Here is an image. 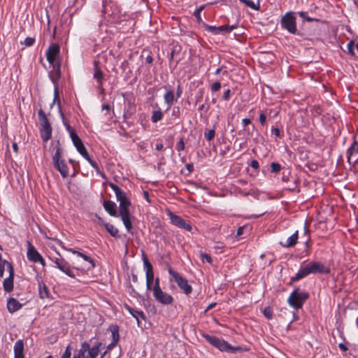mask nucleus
Segmentation results:
<instances>
[{
    "instance_id": "f257e3e1",
    "label": "nucleus",
    "mask_w": 358,
    "mask_h": 358,
    "mask_svg": "<svg viewBox=\"0 0 358 358\" xmlns=\"http://www.w3.org/2000/svg\"><path fill=\"white\" fill-rule=\"evenodd\" d=\"M108 185L114 191L116 199L120 203L119 215L120 216L127 231L130 233L133 228L131 215L129 210L131 202L127 197V193L122 191L117 185L113 182H109Z\"/></svg>"
},
{
    "instance_id": "f03ea898",
    "label": "nucleus",
    "mask_w": 358,
    "mask_h": 358,
    "mask_svg": "<svg viewBox=\"0 0 358 358\" xmlns=\"http://www.w3.org/2000/svg\"><path fill=\"white\" fill-rule=\"evenodd\" d=\"M331 270L320 262H313L301 268L294 276L291 278L292 282L298 281L310 274H329Z\"/></svg>"
},
{
    "instance_id": "7ed1b4c3",
    "label": "nucleus",
    "mask_w": 358,
    "mask_h": 358,
    "mask_svg": "<svg viewBox=\"0 0 358 358\" xmlns=\"http://www.w3.org/2000/svg\"><path fill=\"white\" fill-rule=\"evenodd\" d=\"M55 148L56 151L52 157L53 166L60 173L61 176L65 178L69 176V168L64 159L62 158V150L59 141H57Z\"/></svg>"
},
{
    "instance_id": "20e7f679",
    "label": "nucleus",
    "mask_w": 358,
    "mask_h": 358,
    "mask_svg": "<svg viewBox=\"0 0 358 358\" xmlns=\"http://www.w3.org/2000/svg\"><path fill=\"white\" fill-rule=\"evenodd\" d=\"M40 124L41 136L44 142H47L52 136V127L45 112L40 109L38 112Z\"/></svg>"
},
{
    "instance_id": "39448f33",
    "label": "nucleus",
    "mask_w": 358,
    "mask_h": 358,
    "mask_svg": "<svg viewBox=\"0 0 358 358\" xmlns=\"http://www.w3.org/2000/svg\"><path fill=\"white\" fill-rule=\"evenodd\" d=\"M309 294L307 292H299V288H296L288 297L287 302L292 307L297 310L303 306Z\"/></svg>"
},
{
    "instance_id": "423d86ee",
    "label": "nucleus",
    "mask_w": 358,
    "mask_h": 358,
    "mask_svg": "<svg viewBox=\"0 0 358 358\" xmlns=\"http://www.w3.org/2000/svg\"><path fill=\"white\" fill-rule=\"evenodd\" d=\"M153 295L155 299L164 305H169L173 302V298L169 294L163 292L159 286V279H155L153 287Z\"/></svg>"
},
{
    "instance_id": "0eeeda50",
    "label": "nucleus",
    "mask_w": 358,
    "mask_h": 358,
    "mask_svg": "<svg viewBox=\"0 0 358 358\" xmlns=\"http://www.w3.org/2000/svg\"><path fill=\"white\" fill-rule=\"evenodd\" d=\"M296 18L294 13L288 12L280 20V24L290 34H296L298 33L296 28Z\"/></svg>"
},
{
    "instance_id": "6e6552de",
    "label": "nucleus",
    "mask_w": 358,
    "mask_h": 358,
    "mask_svg": "<svg viewBox=\"0 0 358 358\" xmlns=\"http://www.w3.org/2000/svg\"><path fill=\"white\" fill-rule=\"evenodd\" d=\"M169 273L173 278L175 282L177 283L178 286L186 294H189L192 291V287L188 284V282L186 279H185L182 275H180L178 272L173 271L171 268L169 269Z\"/></svg>"
},
{
    "instance_id": "1a4fd4ad",
    "label": "nucleus",
    "mask_w": 358,
    "mask_h": 358,
    "mask_svg": "<svg viewBox=\"0 0 358 358\" xmlns=\"http://www.w3.org/2000/svg\"><path fill=\"white\" fill-rule=\"evenodd\" d=\"M348 161L350 164L358 162V141L355 138L354 141L347 150Z\"/></svg>"
},
{
    "instance_id": "9d476101",
    "label": "nucleus",
    "mask_w": 358,
    "mask_h": 358,
    "mask_svg": "<svg viewBox=\"0 0 358 358\" xmlns=\"http://www.w3.org/2000/svg\"><path fill=\"white\" fill-rule=\"evenodd\" d=\"M169 216L171 222L173 224L188 231H190L192 230V225L186 220L181 218L180 216L176 215L171 212L169 213Z\"/></svg>"
},
{
    "instance_id": "9b49d317",
    "label": "nucleus",
    "mask_w": 358,
    "mask_h": 358,
    "mask_svg": "<svg viewBox=\"0 0 358 358\" xmlns=\"http://www.w3.org/2000/svg\"><path fill=\"white\" fill-rule=\"evenodd\" d=\"M56 267L66 273L71 278H75V275L71 271L69 264L63 258H56L53 260Z\"/></svg>"
},
{
    "instance_id": "f8f14e48",
    "label": "nucleus",
    "mask_w": 358,
    "mask_h": 358,
    "mask_svg": "<svg viewBox=\"0 0 358 358\" xmlns=\"http://www.w3.org/2000/svg\"><path fill=\"white\" fill-rule=\"evenodd\" d=\"M60 51L59 45L57 43H53L50 45L46 52V57L48 62L54 65L56 57L59 55Z\"/></svg>"
},
{
    "instance_id": "ddd939ff",
    "label": "nucleus",
    "mask_w": 358,
    "mask_h": 358,
    "mask_svg": "<svg viewBox=\"0 0 358 358\" xmlns=\"http://www.w3.org/2000/svg\"><path fill=\"white\" fill-rule=\"evenodd\" d=\"M236 25H224V26H220V27H215V26H211L204 24V27L206 30L212 32L214 34H219L221 33H229L235 28H236Z\"/></svg>"
},
{
    "instance_id": "4468645a",
    "label": "nucleus",
    "mask_w": 358,
    "mask_h": 358,
    "mask_svg": "<svg viewBox=\"0 0 358 358\" xmlns=\"http://www.w3.org/2000/svg\"><path fill=\"white\" fill-rule=\"evenodd\" d=\"M27 258L33 262H38L40 260L41 255L36 250L30 242H28V248L27 253Z\"/></svg>"
},
{
    "instance_id": "2eb2a0df",
    "label": "nucleus",
    "mask_w": 358,
    "mask_h": 358,
    "mask_svg": "<svg viewBox=\"0 0 358 358\" xmlns=\"http://www.w3.org/2000/svg\"><path fill=\"white\" fill-rule=\"evenodd\" d=\"M24 341L22 339L17 340L13 348L14 358H24Z\"/></svg>"
},
{
    "instance_id": "dca6fc26",
    "label": "nucleus",
    "mask_w": 358,
    "mask_h": 358,
    "mask_svg": "<svg viewBox=\"0 0 358 358\" xmlns=\"http://www.w3.org/2000/svg\"><path fill=\"white\" fill-rule=\"evenodd\" d=\"M71 138L74 146L76 147V150L79 153H80L81 152L84 151L86 149L83 143L82 140L80 138V137L76 132H71Z\"/></svg>"
},
{
    "instance_id": "f3484780",
    "label": "nucleus",
    "mask_w": 358,
    "mask_h": 358,
    "mask_svg": "<svg viewBox=\"0 0 358 358\" xmlns=\"http://www.w3.org/2000/svg\"><path fill=\"white\" fill-rule=\"evenodd\" d=\"M103 208L111 216L117 217V206L115 202L112 201H106L103 202Z\"/></svg>"
},
{
    "instance_id": "a211bd4d",
    "label": "nucleus",
    "mask_w": 358,
    "mask_h": 358,
    "mask_svg": "<svg viewBox=\"0 0 358 358\" xmlns=\"http://www.w3.org/2000/svg\"><path fill=\"white\" fill-rule=\"evenodd\" d=\"M299 238L298 231H296L285 242L280 241V245L285 248H291L296 245Z\"/></svg>"
},
{
    "instance_id": "6ab92c4d",
    "label": "nucleus",
    "mask_w": 358,
    "mask_h": 358,
    "mask_svg": "<svg viewBox=\"0 0 358 358\" xmlns=\"http://www.w3.org/2000/svg\"><path fill=\"white\" fill-rule=\"evenodd\" d=\"M22 308V304L15 299L10 298L7 302V308L10 313H15Z\"/></svg>"
},
{
    "instance_id": "aec40b11",
    "label": "nucleus",
    "mask_w": 358,
    "mask_h": 358,
    "mask_svg": "<svg viewBox=\"0 0 358 358\" xmlns=\"http://www.w3.org/2000/svg\"><path fill=\"white\" fill-rule=\"evenodd\" d=\"M124 307L126 310H127L129 313L136 320L138 326L140 323L139 317L142 318L143 320H145V315L142 310H135L128 305H125Z\"/></svg>"
},
{
    "instance_id": "412c9836",
    "label": "nucleus",
    "mask_w": 358,
    "mask_h": 358,
    "mask_svg": "<svg viewBox=\"0 0 358 358\" xmlns=\"http://www.w3.org/2000/svg\"><path fill=\"white\" fill-rule=\"evenodd\" d=\"M68 251L72 252L73 254L77 255L78 256L83 258V259L85 260L86 262H89L90 266L87 268V269L92 268L95 266L94 260L90 257L87 256V255L82 253L79 251L75 250L73 248H69L68 250Z\"/></svg>"
},
{
    "instance_id": "4be33fe9",
    "label": "nucleus",
    "mask_w": 358,
    "mask_h": 358,
    "mask_svg": "<svg viewBox=\"0 0 358 358\" xmlns=\"http://www.w3.org/2000/svg\"><path fill=\"white\" fill-rule=\"evenodd\" d=\"M221 351L236 352L238 348L231 346L227 341L221 339L216 347Z\"/></svg>"
},
{
    "instance_id": "5701e85b",
    "label": "nucleus",
    "mask_w": 358,
    "mask_h": 358,
    "mask_svg": "<svg viewBox=\"0 0 358 358\" xmlns=\"http://www.w3.org/2000/svg\"><path fill=\"white\" fill-rule=\"evenodd\" d=\"M101 344V343H99L92 348H90V346L89 345V350L87 351V355H86V358H96L99 352V347Z\"/></svg>"
},
{
    "instance_id": "b1692460",
    "label": "nucleus",
    "mask_w": 358,
    "mask_h": 358,
    "mask_svg": "<svg viewBox=\"0 0 358 358\" xmlns=\"http://www.w3.org/2000/svg\"><path fill=\"white\" fill-rule=\"evenodd\" d=\"M108 330L111 332L113 341L118 342L120 340L119 327L116 324H112L108 327Z\"/></svg>"
},
{
    "instance_id": "393cba45",
    "label": "nucleus",
    "mask_w": 358,
    "mask_h": 358,
    "mask_svg": "<svg viewBox=\"0 0 358 358\" xmlns=\"http://www.w3.org/2000/svg\"><path fill=\"white\" fill-rule=\"evenodd\" d=\"M103 73L97 66H96L95 72L94 73V78L96 80L97 87L101 89L102 87V80Z\"/></svg>"
},
{
    "instance_id": "a878e982",
    "label": "nucleus",
    "mask_w": 358,
    "mask_h": 358,
    "mask_svg": "<svg viewBox=\"0 0 358 358\" xmlns=\"http://www.w3.org/2000/svg\"><path fill=\"white\" fill-rule=\"evenodd\" d=\"M13 279L14 278L9 276L3 280V287L6 292H10L13 289Z\"/></svg>"
},
{
    "instance_id": "bb28decb",
    "label": "nucleus",
    "mask_w": 358,
    "mask_h": 358,
    "mask_svg": "<svg viewBox=\"0 0 358 358\" xmlns=\"http://www.w3.org/2000/svg\"><path fill=\"white\" fill-rule=\"evenodd\" d=\"M89 350V344L86 342L82 343L81 348L78 351L77 355H75L73 358H86L85 353Z\"/></svg>"
},
{
    "instance_id": "cd10ccee",
    "label": "nucleus",
    "mask_w": 358,
    "mask_h": 358,
    "mask_svg": "<svg viewBox=\"0 0 358 358\" xmlns=\"http://www.w3.org/2000/svg\"><path fill=\"white\" fill-rule=\"evenodd\" d=\"M105 228L107 230V231L113 236V237H118L119 236V231L118 229L115 227L114 225L109 224V223H105L104 224Z\"/></svg>"
},
{
    "instance_id": "c85d7f7f",
    "label": "nucleus",
    "mask_w": 358,
    "mask_h": 358,
    "mask_svg": "<svg viewBox=\"0 0 358 358\" xmlns=\"http://www.w3.org/2000/svg\"><path fill=\"white\" fill-rule=\"evenodd\" d=\"M203 336L209 343H210L212 345L215 346V348L217 347V345H218V343L220 342V340H221L220 338H219L216 336H210L208 334H203Z\"/></svg>"
},
{
    "instance_id": "c756f323",
    "label": "nucleus",
    "mask_w": 358,
    "mask_h": 358,
    "mask_svg": "<svg viewBox=\"0 0 358 358\" xmlns=\"http://www.w3.org/2000/svg\"><path fill=\"white\" fill-rule=\"evenodd\" d=\"M164 101L170 106L174 100V93L172 90L168 91L164 96Z\"/></svg>"
},
{
    "instance_id": "7c9ffc66",
    "label": "nucleus",
    "mask_w": 358,
    "mask_h": 358,
    "mask_svg": "<svg viewBox=\"0 0 358 358\" xmlns=\"http://www.w3.org/2000/svg\"><path fill=\"white\" fill-rule=\"evenodd\" d=\"M163 117V113L160 110H155L152 112L151 120L152 122L156 123L161 120Z\"/></svg>"
},
{
    "instance_id": "2f4dec72",
    "label": "nucleus",
    "mask_w": 358,
    "mask_h": 358,
    "mask_svg": "<svg viewBox=\"0 0 358 358\" xmlns=\"http://www.w3.org/2000/svg\"><path fill=\"white\" fill-rule=\"evenodd\" d=\"M39 295L41 299L48 298L49 296V290L45 285H43V287L40 285L39 287Z\"/></svg>"
},
{
    "instance_id": "473e14b6",
    "label": "nucleus",
    "mask_w": 358,
    "mask_h": 358,
    "mask_svg": "<svg viewBox=\"0 0 358 358\" xmlns=\"http://www.w3.org/2000/svg\"><path fill=\"white\" fill-rule=\"evenodd\" d=\"M215 131L214 129H210L208 130L207 132H206L204 134V136L205 138L208 140V141H212L214 137H215Z\"/></svg>"
},
{
    "instance_id": "72a5a7b5",
    "label": "nucleus",
    "mask_w": 358,
    "mask_h": 358,
    "mask_svg": "<svg viewBox=\"0 0 358 358\" xmlns=\"http://www.w3.org/2000/svg\"><path fill=\"white\" fill-rule=\"evenodd\" d=\"M204 6H201L199 8H198L194 13V15L196 18V20L200 22H201V12L204 8Z\"/></svg>"
},
{
    "instance_id": "f704fd0d",
    "label": "nucleus",
    "mask_w": 358,
    "mask_h": 358,
    "mask_svg": "<svg viewBox=\"0 0 358 358\" xmlns=\"http://www.w3.org/2000/svg\"><path fill=\"white\" fill-rule=\"evenodd\" d=\"M263 314L267 319H271L273 316L272 309L269 306L266 307L263 310Z\"/></svg>"
},
{
    "instance_id": "c9c22d12",
    "label": "nucleus",
    "mask_w": 358,
    "mask_h": 358,
    "mask_svg": "<svg viewBox=\"0 0 358 358\" xmlns=\"http://www.w3.org/2000/svg\"><path fill=\"white\" fill-rule=\"evenodd\" d=\"M143 263H144V266H145V268L146 269V272L153 271H152V266L150 263V262L148 261V258L146 257H143Z\"/></svg>"
},
{
    "instance_id": "e433bc0d",
    "label": "nucleus",
    "mask_w": 358,
    "mask_h": 358,
    "mask_svg": "<svg viewBox=\"0 0 358 358\" xmlns=\"http://www.w3.org/2000/svg\"><path fill=\"white\" fill-rule=\"evenodd\" d=\"M35 42V38L32 37H27L24 42H21L22 44H24L27 47L32 46Z\"/></svg>"
},
{
    "instance_id": "4c0bfd02",
    "label": "nucleus",
    "mask_w": 358,
    "mask_h": 358,
    "mask_svg": "<svg viewBox=\"0 0 358 358\" xmlns=\"http://www.w3.org/2000/svg\"><path fill=\"white\" fill-rule=\"evenodd\" d=\"M240 1L244 3L247 6L254 10H258V7L256 6L255 3L250 0H240Z\"/></svg>"
},
{
    "instance_id": "58836bf2",
    "label": "nucleus",
    "mask_w": 358,
    "mask_h": 358,
    "mask_svg": "<svg viewBox=\"0 0 358 358\" xmlns=\"http://www.w3.org/2000/svg\"><path fill=\"white\" fill-rule=\"evenodd\" d=\"M271 171L273 173H278L280 171L281 166L278 163L273 162L271 164Z\"/></svg>"
},
{
    "instance_id": "ea45409f",
    "label": "nucleus",
    "mask_w": 358,
    "mask_h": 358,
    "mask_svg": "<svg viewBox=\"0 0 358 358\" xmlns=\"http://www.w3.org/2000/svg\"><path fill=\"white\" fill-rule=\"evenodd\" d=\"M7 263L8 261L4 259L0 262V278H2L3 276L5 266H6Z\"/></svg>"
},
{
    "instance_id": "a19ab883",
    "label": "nucleus",
    "mask_w": 358,
    "mask_h": 358,
    "mask_svg": "<svg viewBox=\"0 0 358 358\" xmlns=\"http://www.w3.org/2000/svg\"><path fill=\"white\" fill-rule=\"evenodd\" d=\"M348 53L350 54L352 56H354L355 55V50H354V42L352 41H350L347 45Z\"/></svg>"
},
{
    "instance_id": "79ce46f5",
    "label": "nucleus",
    "mask_w": 358,
    "mask_h": 358,
    "mask_svg": "<svg viewBox=\"0 0 358 358\" xmlns=\"http://www.w3.org/2000/svg\"><path fill=\"white\" fill-rule=\"evenodd\" d=\"M221 88V84L220 82H215L211 85V91L212 92H217Z\"/></svg>"
},
{
    "instance_id": "37998d69",
    "label": "nucleus",
    "mask_w": 358,
    "mask_h": 358,
    "mask_svg": "<svg viewBox=\"0 0 358 358\" xmlns=\"http://www.w3.org/2000/svg\"><path fill=\"white\" fill-rule=\"evenodd\" d=\"M7 268L9 271V276L14 278V268L11 263L8 262L6 264Z\"/></svg>"
},
{
    "instance_id": "c03bdc74",
    "label": "nucleus",
    "mask_w": 358,
    "mask_h": 358,
    "mask_svg": "<svg viewBox=\"0 0 358 358\" xmlns=\"http://www.w3.org/2000/svg\"><path fill=\"white\" fill-rule=\"evenodd\" d=\"M176 148L178 152L185 149V143L182 138H180L179 142L177 143Z\"/></svg>"
},
{
    "instance_id": "a18cd8bd",
    "label": "nucleus",
    "mask_w": 358,
    "mask_h": 358,
    "mask_svg": "<svg viewBox=\"0 0 358 358\" xmlns=\"http://www.w3.org/2000/svg\"><path fill=\"white\" fill-rule=\"evenodd\" d=\"M201 258L203 261L206 260L208 263H211V262H212L211 257L209 255L206 254V253H201Z\"/></svg>"
},
{
    "instance_id": "49530a36",
    "label": "nucleus",
    "mask_w": 358,
    "mask_h": 358,
    "mask_svg": "<svg viewBox=\"0 0 358 358\" xmlns=\"http://www.w3.org/2000/svg\"><path fill=\"white\" fill-rule=\"evenodd\" d=\"M153 279H154L153 271L146 272V282L152 283Z\"/></svg>"
},
{
    "instance_id": "de8ad7c7",
    "label": "nucleus",
    "mask_w": 358,
    "mask_h": 358,
    "mask_svg": "<svg viewBox=\"0 0 358 358\" xmlns=\"http://www.w3.org/2000/svg\"><path fill=\"white\" fill-rule=\"evenodd\" d=\"M71 352L69 346L66 347L62 358H71Z\"/></svg>"
},
{
    "instance_id": "09e8293b",
    "label": "nucleus",
    "mask_w": 358,
    "mask_h": 358,
    "mask_svg": "<svg viewBox=\"0 0 358 358\" xmlns=\"http://www.w3.org/2000/svg\"><path fill=\"white\" fill-rule=\"evenodd\" d=\"M80 154L88 162L91 161L92 158L90 157L86 149L84 151L81 152Z\"/></svg>"
},
{
    "instance_id": "8fccbe9b",
    "label": "nucleus",
    "mask_w": 358,
    "mask_h": 358,
    "mask_svg": "<svg viewBox=\"0 0 358 358\" xmlns=\"http://www.w3.org/2000/svg\"><path fill=\"white\" fill-rule=\"evenodd\" d=\"M250 166L252 169H257L259 168V162L257 160L253 159L250 163Z\"/></svg>"
},
{
    "instance_id": "3c124183",
    "label": "nucleus",
    "mask_w": 358,
    "mask_h": 358,
    "mask_svg": "<svg viewBox=\"0 0 358 358\" xmlns=\"http://www.w3.org/2000/svg\"><path fill=\"white\" fill-rule=\"evenodd\" d=\"M230 94H231V90H227L224 92V94H223V99L224 100H228L229 99V96H230Z\"/></svg>"
},
{
    "instance_id": "603ef678",
    "label": "nucleus",
    "mask_w": 358,
    "mask_h": 358,
    "mask_svg": "<svg viewBox=\"0 0 358 358\" xmlns=\"http://www.w3.org/2000/svg\"><path fill=\"white\" fill-rule=\"evenodd\" d=\"M266 120V115L264 113H261L259 115V122H260V123L263 125V124H265Z\"/></svg>"
},
{
    "instance_id": "864d4df0",
    "label": "nucleus",
    "mask_w": 358,
    "mask_h": 358,
    "mask_svg": "<svg viewBox=\"0 0 358 358\" xmlns=\"http://www.w3.org/2000/svg\"><path fill=\"white\" fill-rule=\"evenodd\" d=\"M118 342H115V341H113L108 345L107 346V350H113L117 344Z\"/></svg>"
},
{
    "instance_id": "5fc2aeb1",
    "label": "nucleus",
    "mask_w": 358,
    "mask_h": 358,
    "mask_svg": "<svg viewBox=\"0 0 358 358\" xmlns=\"http://www.w3.org/2000/svg\"><path fill=\"white\" fill-rule=\"evenodd\" d=\"M64 126H65V127H66V130L69 131V135H70V136H71V132H76V131H74V130L71 127V126H70L68 123H66V122H65L64 121Z\"/></svg>"
},
{
    "instance_id": "6e6d98bb",
    "label": "nucleus",
    "mask_w": 358,
    "mask_h": 358,
    "mask_svg": "<svg viewBox=\"0 0 358 358\" xmlns=\"http://www.w3.org/2000/svg\"><path fill=\"white\" fill-rule=\"evenodd\" d=\"M272 133L277 137H280V131L278 128H273Z\"/></svg>"
},
{
    "instance_id": "4d7b16f0",
    "label": "nucleus",
    "mask_w": 358,
    "mask_h": 358,
    "mask_svg": "<svg viewBox=\"0 0 358 358\" xmlns=\"http://www.w3.org/2000/svg\"><path fill=\"white\" fill-rule=\"evenodd\" d=\"M54 101H56V100H58V104H59V92L57 88L55 89L54 92Z\"/></svg>"
},
{
    "instance_id": "13d9d810",
    "label": "nucleus",
    "mask_w": 358,
    "mask_h": 358,
    "mask_svg": "<svg viewBox=\"0 0 358 358\" xmlns=\"http://www.w3.org/2000/svg\"><path fill=\"white\" fill-rule=\"evenodd\" d=\"M242 123L243 124V127H247V126H248L249 124H251V120L250 119H248V118H244L242 120Z\"/></svg>"
},
{
    "instance_id": "bf43d9fd",
    "label": "nucleus",
    "mask_w": 358,
    "mask_h": 358,
    "mask_svg": "<svg viewBox=\"0 0 358 358\" xmlns=\"http://www.w3.org/2000/svg\"><path fill=\"white\" fill-rule=\"evenodd\" d=\"M143 197L144 199L148 202V203H150V196H149V193L147 191H143Z\"/></svg>"
},
{
    "instance_id": "052dcab7",
    "label": "nucleus",
    "mask_w": 358,
    "mask_h": 358,
    "mask_svg": "<svg viewBox=\"0 0 358 358\" xmlns=\"http://www.w3.org/2000/svg\"><path fill=\"white\" fill-rule=\"evenodd\" d=\"M88 162L91 164V166H92L93 168H94V169H96V170H99V167H98L97 164H96V162H95V161H94L92 159H91V161H89Z\"/></svg>"
},
{
    "instance_id": "680f3d73",
    "label": "nucleus",
    "mask_w": 358,
    "mask_h": 358,
    "mask_svg": "<svg viewBox=\"0 0 358 358\" xmlns=\"http://www.w3.org/2000/svg\"><path fill=\"white\" fill-rule=\"evenodd\" d=\"M245 226L240 227L237 230V236H241L243 234Z\"/></svg>"
},
{
    "instance_id": "e2e57ef3",
    "label": "nucleus",
    "mask_w": 358,
    "mask_h": 358,
    "mask_svg": "<svg viewBox=\"0 0 358 358\" xmlns=\"http://www.w3.org/2000/svg\"><path fill=\"white\" fill-rule=\"evenodd\" d=\"M181 94H182V90H181L180 85H178L177 87V92H176L177 98L180 97Z\"/></svg>"
},
{
    "instance_id": "0e129e2a",
    "label": "nucleus",
    "mask_w": 358,
    "mask_h": 358,
    "mask_svg": "<svg viewBox=\"0 0 358 358\" xmlns=\"http://www.w3.org/2000/svg\"><path fill=\"white\" fill-rule=\"evenodd\" d=\"M153 61V59H152V57L151 55H148L146 57H145V62L146 63L148 64H151Z\"/></svg>"
},
{
    "instance_id": "69168bd1",
    "label": "nucleus",
    "mask_w": 358,
    "mask_h": 358,
    "mask_svg": "<svg viewBox=\"0 0 358 358\" xmlns=\"http://www.w3.org/2000/svg\"><path fill=\"white\" fill-rule=\"evenodd\" d=\"M110 105H109V104H108V103H106V104H103V105L102 106V110H106V111H107V113L110 110Z\"/></svg>"
},
{
    "instance_id": "338daca9",
    "label": "nucleus",
    "mask_w": 358,
    "mask_h": 358,
    "mask_svg": "<svg viewBox=\"0 0 358 358\" xmlns=\"http://www.w3.org/2000/svg\"><path fill=\"white\" fill-rule=\"evenodd\" d=\"M216 306V303H211L208 305V306L206 308L205 312L208 311Z\"/></svg>"
},
{
    "instance_id": "774afa93",
    "label": "nucleus",
    "mask_w": 358,
    "mask_h": 358,
    "mask_svg": "<svg viewBox=\"0 0 358 358\" xmlns=\"http://www.w3.org/2000/svg\"><path fill=\"white\" fill-rule=\"evenodd\" d=\"M338 347L343 351H347L348 350V348L343 343H339Z\"/></svg>"
}]
</instances>
